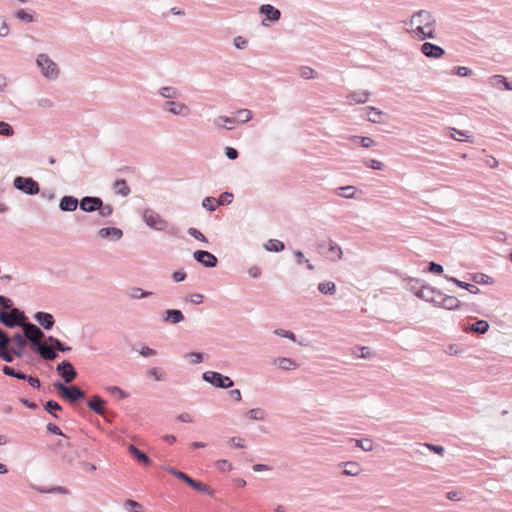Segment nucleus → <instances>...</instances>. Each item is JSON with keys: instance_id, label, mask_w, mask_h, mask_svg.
<instances>
[{"instance_id": "2f4dec72", "label": "nucleus", "mask_w": 512, "mask_h": 512, "mask_svg": "<svg viewBox=\"0 0 512 512\" xmlns=\"http://www.w3.org/2000/svg\"><path fill=\"white\" fill-rule=\"evenodd\" d=\"M436 290L437 289H435L431 286L422 285L419 288L418 298L425 300L427 302H431V300H433Z\"/></svg>"}, {"instance_id": "b1692460", "label": "nucleus", "mask_w": 512, "mask_h": 512, "mask_svg": "<svg viewBox=\"0 0 512 512\" xmlns=\"http://www.w3.org/2000/svg\"><path fill=\"white\" fill-rule=\"evenodd\" d=\"M413 33L420 39L425 40L427 38L434 39L436 38V32L433 27L426 28L423 25H417L413 30Z\"/></svg>"}, {"instance_id": "774afa93", "label": "nucleus", "mask_w": 512, "mask_h": 512, "mask_svg": "<svg viewBox=\"0 0 512 512\" xmlns=\"http://www.w3.org/2000/svg\"><path fill=\"white\" fill-rule=\"evenodd\" d=\"M186 357H188L193 364H199L203 361L204 354L202 352H190Z\"/></svg>"}, {"instance_id": "3c124183", "label": "nucleus", "mask_w": 512, "mask_h": 512, "mask_svg": "<svg viewBox=\"0 0 512 512\" xmlns=\"http://www.w3.org/2000/svg\"><path fill=\"white\" fill-rule=\"evenodd\" d=\"M10 34V25L5 16L0 15V38H6Z\"/></svg>"}, {"instance_id": "473e14b6", "label": "nucleus", "mask_w": 512, "mask_h": 512, "mask_svg": "<svg viewBox=\"0 0 512 512\" xmlns=\"http://www.w3.org/2000/svg\"><path fill=\"white\" fill-rule=\"evenodd\" d=\"M46 340L52 347H54L56 350H58L62 353L69 352L72 349L70 346L66 345L65 343H63L62 341H60L58 338H56L54 336H48L46 338Z\"/></svg>"}, {"instance_id": "f3484780", "label": "nucleus", "mask_w": 512, "mask_h": 512, "mask_svg": "<svg viewBox=\"0 0 512 512\" xmlns=\"http://www.w3.org/2000/svg\"><path fill=\"white\" fill-rule=\"evenodd\" d=\"M97 235L101 239L119 241L123 237V231L117 227H104L97 232Z\"/></svg>"}, {"instance_id": "864d4df0", "label": "nucleus", "mask_w": 512, "mask_h": 512, "mask_svg": "<svg viewBox=\"0 0 512 512\" xmlns=\"http://www.w3.org/2000/svg\"><path fill=\"white\" fill-rule=\"evenodd\" d=\"M9 312L16 320L20 321L21 326L23 325V323L28 321V318L25 315V313L15 306Z\"/></svg>"}, {"instance_id": "338daca9", "label": "nucleus", "mask_w": 512, "mask_h": 512, "mask_svg": "<svg viewBox=\"0 0 512 512\" xmlns=\"http://www.w3.org/2000/svg\"><path fill=\"white\" fill-rule=\"evenodd\" d=\"M274 333L277 335V336H280V337H284V338H287L293 342L296 341V336L293 332L289 331V330H284V329H276L274 331Z\"/></svg>"}, {"instance_id": "f704fd0d", "label": "nucleus", "mask_w": 512, "mask_h": 512, "mask_svg": "<svg viewBox=\"0 0 512 512\" xmlns=\"http://www.w3.org/2000/svg\"><path fill=\"white\" fill-rule=\"evenodd\" d=\"M128 295L131 299H143L154 295V292L146 291L139 287H133L129 290Z\"/></svg>"}, {"instance_id": "6e6d98bb", "label": "nucleus", "mask_w": 512, "mask_h": 512, "mask_svg": "<svg viewBox=\"0 0 512 512\" xmlns=\"http://www.w3.org/2000/svg\"><path fill=\"white\" fill-rule=\"evenodd\" d=\"M16 18L19 20H22L27 23H31L34 21V15L33 13H29L24 9H20L15 13Z\"/></svg>"}, {"instance_id": "4be33fe9", "label": "nucleus", "mask_w": 512, "mask_h": 512, "mask_svg": "<svg viewBox=\"0 0 512 512\" xmlns=\"http://www.w3.org/2000/svg\"><path fill=\"white\" fill-rule=\"evenodd\" d=\"M129 454L140 464L149 465L151 463L150 457L143 451L139 450L135 445L130 444L128 446Z\"/></svg>"}, {"instance_id": "2eb2a0df", "label": "nucleus", "mask_w": 512, "mask_h": 512, "mask_svg": "<svg viewBox=\"0 0 512 512\" xmlns=\"http://www.w3.org/2000/svg\"><path fill=\"white\" fill-rule=\"evenodd\" d=\"M101 198L97 196H84L80 200L79 208L86 213L96 212L101 205Z\"/></svg>"}, {"instance_id": "8fccbe9b", "label": "nucleus", "mask_w": 512, "mask_h": 512, "mask_svg": "<svg viewBox=\"0 0 512 512\" xmlns=\"http://www.w3.org/2000/svg\"><path fill=\"white\" fill-rule=\"evenodd\" d=\"M202 207L213 212L217 209V200L214 197L207 196L202 200Z\"/></svg>"}, {"instance_id": "4d7b16f0", "label": "nucleus", "mask_w": 512, "mask_h": 512, "mask_svg": "<svg viewBox=\"0 0 512 512\" xmlns=\"http://www.w3.org/2000/svg\"><path fill=\"white\" fill-rule=\"evenodd\" d=\"M13 134H14L13 127L7 122L0 121V135L10 137V136H13Z\"/></svg>"}, {"instance_id": "79ce46f5", "label": "nucleus", "mask_w": 512, "mask_h": 512, "mask_svg": "<svg viewBox=\"0 0 512 512\" xmlns=\"http://www.w3.org/2000/svg\"><path fill=\"white\" fill-rule=\"evenodd\" d=\"M246 416L251 420L262 421L266 418V411L262 408H253L246 412Z\"/></svg>"}, {"instance_id": "cd10ccee", "label": "nucleus", "mask_w": 512, "mask_h": 512, "mask_svg": "<svg viewBox=\"0 0 512 512\" xmlns=\"http://www.w3.org/2000/svg\"><path fill=\"white\" fill-rule=\"evenodd\" d=\"M369 96L370 92L368 91H354L347 96V99L357 104H364L368 101Z\"/></svg>"}, {"instance_id": "412c9836", "label": "nucleus", "mask_w": 512, "mask_h": 512, "mask_svg": "<svg viewBox=\"0 0 512 512\" xmlns=\"http://www.w3.org/2000/svg\"><path fill=\"white\" fill-rule=\"evenodd\" d=\"M88 408L98 415L105 413V401L99 395H93L87 402Z\"/></svg>"}, {"instance_id": "c03bdc74", "label": "nucleus", "mask_w": 512, "mask_h": 512, "mask_svg": "<svg viewBox=\"0 0 512 512\" xmlns=\"http://www.w3.org/2000/svg\"><path fill=\"white\" fill-rule=\"evenodd\" d=\"M98 214L102 218L110 217L114 212V207L111 204H104L103 200H101V205L97 210Z\"/></svg>"}, {"instance_id": "9b49d317", "label": "nucleus", "mask_w": 512, "mask_h": 512, "mask_svg": "<svg viewBox=\"0 0 512 512\" xmlns=\"http://www.w3.org/2000/svg\"><path fill=\"white\" fill-rule=\"evenodd\" d=\"M193 258L195 261L200 263L205 268H214L218 264V258L214 254L206 250L194 251Z\"/></svg>"}, {"instance_id": "680f3d73", "label": "nucleus", "mask_w": 512, "mask_h": 512, "mask_svg": "<svg viewBox=\"0 0 512 512\" xmlns=\"http://www.w3.org/2000/svg\"><path fill=\"white\" fill-rule=\"evenodd\" d=\"M124 506L130 509L132 512H143L142 505L132 499L126 500Z\"/></svg>"}, {"instance_id": "09e8293b", "label": "nucleus", "mask_w": 512, "mask_h": 512, "mask_svg": "<svg viewBox=\"0 0 512 512\" xmlns=\"http://www.w3.org/2000/svg\"><path fill=\"white\" fill-rule=\"evenodd\" d=\"M337 195L344 197V198H353L355 195V187L354 186H344L339 187L337 189Z\"/></svg>"}, {"instance_id": "a878e982", "label": "nucleus", "mask_w": 512, "mask_h": 512, "mask_svg": "<svg viewBox=\"0 0 512 512\" xmlns=\"http://www.w3.org/2000/svg\"><path fill=\"white\" fill-rule=\"evenodd\" d=\"M0 323L7 328L21 327L20 321L16 320L10 312L0 310Z\"/></svg>"}, {"instance_id": "ddd939ff", "label": "nucleus", "mask_w": 512, "mask_h": 512, "mask_svg": "<svg viewBox=\"0 0 512 512\" xmlns=\"http://www.w3.org/2000/svg\"><path fill=\"white\" fill-rule=\"evenodd\" d=\"M34 348L32 351L34 353H37L42 359L47 361H53L56 358H58V352L55 350L54 347H52L50 344H44V343H33Z\"/></svg>"}, {"instance_id": "c9c22d12", "label": "nucleus", "mask_w": 512, "mask_h": 512, "mask_svg": "<svg viewBox=\"0 0 512 512\" xmlns=\"http://www.w3.org/2000/svg\"><path fill=\"white\" fill-rule=\"evenodd\" d=\"M190 487L200 493H204L209 496H214V490H212L208 485L198 480L193 479L192 482L190 483Z\"/></svg>"}, {"instance_id": "a19ab883", "label": "nucleus", "mask_w": 512, "mask_h": 512, "mask_svg": "<svg viewBox=\"0 0 512 512\" xmlns=\"http://www.w3.org/2000/svg\"><path fill=\"white\" fill-rule=\"evenodd\" d=\"M318 290L324 295H334L336 292V285L332 281L321 282L318 284Z\"/></svg>"}, {"instance_id": "423d86ee", "label": "nucleus", "mask_w": 512, "mask_h": 512, "mask_svg": "<svg viewBox=\"0 0 512 512\" xmlns=\"http://www.w3.org/2000/svg\"><path fill=\"white\" fill-rule=\"evenodd\" d=\"M23 329V335L29 342L31 350L34 348L33 343H41L40 340L45 338L44 332L34 323L29 320L23 323L21 326Z\"/></svg>"}, {"instance_id": "37998d69", "label": "nucleus", "mask_w": 512, "mask_h": 512, "mask_svg": "<svg viewBox=\"0 0 512 512\" xmlns=\"http://www.w3.org/2000/svg\"><path fill=\"white\" fill-rule=\"evenodd\" d=\"M1 370H2L3 374H5L6 376L14 377V378H17L20 380L26 379L25 373H23L22 371L16 370L11 366L5 365L2 367Z\"/></svg>"}, {"instance_id": "6e6552de", "label": "nucleus", "mask_w": 512, "mask_h": 512, "mask_svg": "<svg viewBox=\"0 0 512 512\" xmlns=\"http://www.w3.org/2000/svg\"><path fill=\"white\" fill-rule=\"evenodd\" d=\"M408 24L410 26L423 25L426 28H430L434 26L435 19L429 11L419 10L412 15Z\"/></svg>"}, {"instance_id": "e2e57ef3", "label": "nucleus", "mask_w": 512, "mask_h": 512, "mask_svg": "<svg viewBox=\"0 0 512 512\" xmlns=\"http://www.w3.org/2000/svg\"><path fill=\"white\" fill-rule=\"evenodd\" d=\"M419 445L428 448L430 451H432L433 453L440 455V456H443V454L445 452L444 447L440 446V445H435V444H431V443H425V444H419Z\"/></svg>"}, {"instance_id": "603ef678", "label": "nucleus", "mask_w": 512, "mask_h": 512, "mask_svg": "<svg viewBox=\"0 0 512 512\" xmlns=\"http://www.w3.org/2000/svg\"><path fill=\"white\" fill-rule=\"evenodd\" d=\"M422 286V284L420 283V280L418 279H413V278H409L408 281H407V284H406V288L411 291L412 293H414L417 297H418V294H419V288Z\"/></svg>"}, {"instance_id": "e433bc0d", "label": "nucleus", "mask_w": 512, "mask_h": 512, "mask_svg": "<svg viewBox=\"0 0 512 512\" xmlns=\"http://www.w3.org/2000/svg\"><path fill=\"white\" fill-rule=\"evenodd\" d=\"M441 307L447 310H455L460 307V301L455 296L445 295Z\"/></svg>"}, {"instance_id": "dca6fc26", "label": "nucleus", "mask_w": 512, "mask_h": 512, "mask_svg": "<svg viewBox=\"0 0 512 512\" xmlns=\"http://www.w3.org/2000/svg\"><path fill=\"white\" fill-rule=\"evenodd\" d=\"M421 52L428 58L439 59L445 54V50L431 42H425L421 45Z\"/></svg>"}, {"instance_id": "bb28decb", "label": "nucleus", "mask_w": 512, "mask_h": 512, "mask_svg": "<svg viewBox=\"0 0 512 512\" xmlns=\"http://www.w3.org/2000/svg\"><path fill=\"white\" fill-rule=\"evenodd\" d=\"M113 190L116 194L127 197L131 190L125 179H117L113 183Z\"/></svg>"}, {"instance_id": "13d9d810", "label": "nucleus", "mask_w": 512, "mask_h": 512, "mask_svg": "<svg viewBox=\"0 0 512 512\" xmlns=\"http://www.w3.org/2000/svg\"><path fill=\"white\" fill-rule=\"evenodd\" d=\"M149 376L153 377L156 381H163L166 379V373L160 368L154 367L148 371Z\"/></svg>"}, {"instance_id": "4468645a", "label": "nucleus", "mask_w": 512, "mask_h": 512, "mask_svg": "<svg viewBox=\"0 0 512 512\" xmlns=\"http://www.w3.org/2000/svg\"><path fill=\"white\" fill-rule=\"evenodd\" d=\"M163 109L175 116L188 117L190 115V108L182 102L167 101L164 103Z\"/></svg>"}, {"instance_id": "7c9ffc66", "label": "nucleus", "mask_w": 512, "mask_h": 512, "mask_svg": "<svg viewBox=\"0 0 512 512\" xmlns=\"http://www.w3.org/2000/svg\"><path fill=\"white\" fill-rule=\"evenodd\" d=\"M158 94L165 99H175L180 95V91L173 86H164L158 90Z\"/></svg>"}, {"instance_id": "5fc2aeb1", "label": "nucleus", "mask_w": 512, "mask_h": 512, "mask_svg": "<svg viewBox=\"0 0 512 512\" xmlns=\"http://www.w3.org/2000/svg\"><path fill=\"white\" fill-rule=\"evenodd\" d=\"M187 233L191 237H193L194 239H196L198 241H201L203 243H208V239L206 238V236L201 231H199L198 229H196L194 227L188 228Z\"/></svg>"}, {"instance_id": "052dcab7", "label": "nucleus", "mask_w": 512, "mask_h": 512, "mask_svg": "<svg viewBox=\"0 0 512 512\" xmlns=\"http://www.w3.org/2000/svg\"><path fill=\"white\" fill-rule=\"evenodd\" d=\"M239 122L246 123L252 119V112L248 109H240L237 111Z\"/></svg>"}, {"instance_id": "aec40b11", "label": "nucleus", "mask_w": 512, "mask_h": 512, "mask_svg": "<svg viewBox=\"0 0 512 512\" xmlns=\"http://www.w3.org/2000/svg\"><path fill=\"white\" fill-rule=\"evenodd\" d=\"M185 319L184 314L179 309H167L164 312L162 321L168 324H178Z\"/></svg>"}, {"instance_id": "20e7f679", "label": "nucleus", "mask_w": 512, "mask_h": 512, "mask_svg": "<svg viewBox=\"0 0 512 512\" xmlns=\"http://www.w3.org/2000/svg\"><path fill=\"white\" fill-rule=\"evenodd\" d=\"M13 186L29 196L37 195L40 192L38 182L31 177L16 176L13 180Z\"/></svg>"}, {"instance_id": "49530a36", "label": "nucleus", "mask_w": 512, "mask_h": 512, "mask_svg": "<svg viewBox=\"0 0 512 512\" xmlns=\"http://www.w3.org/2000/svg\"><path fill=\"white\" fill-rule=\"evenodd\" d=\"M299 75L303 79H314L317 77V72L308 66H302L299 69Z\"/></svg>"}, {"instance_id": "c85d7f7f", "label": "nucleus", "mask_w": 512, "mask_h": 512, "mask_svg": "<svg viewBox=\"0 0 512 512\" xmlns=\"http://www.w3.org/2000/svg\"><path fill=\"white\" fill-rule=\"evenodd\" d=\"M132 350L138 352L143 357H151L157 355V351L155 349L148 347L144 343L134 344Z\"/></svg>"}, {"instance_id": "bf43d9fd", "label": "nucleus", "mask_w": 512, "mask_h": 512, "mask_svg": "<svg viewBox=\"0 0 512 512\" xmlns=\"http://www.w3.org/2000/svg\"><path fill=\"white\" fill-rule=\"evenodd\" d=\"M107 391L112 395H117L120 399L129 397V394L118 386H109L107 387Z\"/></svg>"}, {"instance_id": "4c0bfd02", "label": "nucleus", "mask_w": 512, "mask_h": 512, "mask_svg": "<svg viewBox=\"0 0 512 512\" xmlns=\"http://www.w3.org/2000/svg\"><path fill=\"white\" fill-rule=\"evenodd\" d=\"M45 411H47L51 416H53L55 419H59V416L57 414L58 411L62 410L61 405L56 402L55 400H48L44 405Z\"/></svg>"}, {"instance_id": "9d476101", "label": "nucleus", "mask_w": 512, "mask_h": 512, "mask_svg": "<svg viewBox=\"0 0 512 512\" xmlns=\"http://www.w3.org/2000/svg\"><path fill=\"white\" fill-rule=\"evenodd\" d=\"M13 335L10 336L5 330L0 328V359L12 363V357L9 349L12 343Z\"/></svg>"}, {"instance_id": "f03ea898", "label": "nucleus", "mask_w": 512, "mask_h": 512, "mask_svg": "<svg viewBox=\"0 0 512 512\" xmlns=\"http://www.w3.org/2000/svg\"><path fill=\"white\" fill-rule=\"evenodd\" d=\"M36 65L40 69L42 76L48 80H56L60 75L59 66L46 53L37 55Z\"/></svg>"}, {"instance_id": "5701e85b", "label": "nucleus", "mask_w": 512, "mask_h": 512, "mask_svg": "<svg viewBox=\"0 0 512 512\" xmlns=\"http://www.w3.org/2000/svg\"><path fill=\"white\" fill-rule=\"evenodd\" d=\"M324 256L332 261H338L342 258L343 252L341 247L330 239L328 242L327 251Z\"/></svg>"}, {"instance_id": "58836bf2", "label": "nucleus", "mask_w": 512, "mask_h": 512, "mask_svg": "<svg viewBox=\"0 0 512 512\" xmlns=\"http://www.w3.org/2000/svg\"><path fill=\"white\" fill-rule=\"evenodd\" d=\"M275 364L282 370H290L297 366L296 362L291 358L279 357L275 360Z\"/></svg>"}, {"instance_id": "a211bd4d", "label": "nucleus", "mask_w": 512, "mask_h": 512, "mask_svg": "<svg viewBox=\"0 0 512 512\" xmlns=\"http://www.w3.org/2000/svg\"><path fill=\"white\" fill-rule=\"evenodd\" d=\"M45 330H51L55 324V319L52 314L48 312L38 311L33 316Z\"/></svg>"}, {"instance_id": "a18cd8bd", "label": "nucleus", "mask_w": 512, "mask_h": 512, "mask_svg": "<svg viewBox=\"0 0 512 512\" xmlns=\"http://www.w3.org/2000/svg\"><path fill=\"white\" fill-rule=\"evenodd\" d=\"M355 442L356 447L361 448L363 451H372L373 450V442L372 440L366 439H352Z\"/></svg>"}, {"instance_id": "69168bd1", "label": "nucleus", "mask_w": 512, "mask_h": 512, "mask_svg": "<svg viewBox=\"0 0 512 512\" xmlns=\"http://www.w3.org/2000/svg\"><path fill=\"white\" fill-rule=\"evenodd\" d=\"M233 194L231 192H223L217 199V207L231 203Z\"/></svg>"}, {"instance_id": "0e129e2a", "label": "nucleus", "mask_w": 512, "mask_h": 512, "mask_svg": "<svg viewBox=\"0 0 512 512\" xmlns=\"http://www.w3.org/2000/svg\"><path fill=\"white\" fill-rule=\"evenodd\" d=\"M0 307L5 311H10L14 307V303L9 297L0 295Z\"/></svg>"}, {"instance_id": "de8ad7c7", "label": "nucleus", "mask_w": 512, "mask_h": 512, "mask_svg": "<svg viewBox=\"0 0 512 512\" xmlns=\"http://www.w3.org/2000/svg\"><path fill=\"white\" fill-rule=\"evenodd\" d=\"M368 109L370 110L368 120L372 123H381L383 113L375 107H368Z\"/></svg>"}, {"instance_id": "ea45409f", "label": "nucleus", "mask_w": 512, "mask_h": 512, "mask_svg": "<svg viewBox=\"0 0 512 512\" xmlns=\"http://www.w3.org/2000/svg\"><path fill=\"white\" fill-rule=\"evenodd\" d=\"M344 467L343 474L347 476H356L361 471L359 464L353 461L345 462Z\"/></svg>"}, {"instance_id": "393cba45", "label": "nucleus", "mask_w": 512, "mask_h": 512, "mask_svg": "<svg viewBox=\"0 0 512 512\" xmlns=\"http://www.w3.org/2000/svg\"><path fill=\"white\" fill-rule=\"evenodd\" d=\"M238 122L236 117L218 116L214 119L216 126L225 127L227 130H232Z\"/></svg>"}, {"instance_id": "7ed1b4c3", "label": "nucleus", "mask_w": 512, "mask_h": 512, "mask_svg": "<svg viewBox=\"0 0 512 512\" xmlns=\"http://www.w3.org/2000/svg\"><path fill=\"white\" fill-rule=\"evenodd\" d=\"M202 379L219 389H228L234 386V381L216 371H206L202 374Z\"/></svg>"}, {"instance_id": "0eeeda50", "label": "nucleus", "mask_w": 512, "mask_h": 512, "mask_svg": "<svg viewBox=\"0 0 512 512\" xmlns=\"http://www.w3.org/2000/svg\"><path fill=\"white\" fill-rule=\"evenodd\" d=\"M259 13L264 16V19L261 22L263 26H268L269 23L278 22L281 18L280 10L271 4H262L259 7Z\"/></svg>"}, {"instance_id": "39448f33", "label": "nucleus", "mask_w": 512, "mask_h": 512, "mask_svg": "<svg viewBox=\"0 0 512 512\" xmlns=\"http://www.w3.org/2000/svg\"><path fill=\"white\" fill-rule=\"evenodd\" d=\"M142 219L147 226L156 231H165L169 225L168 221L162 218L151 208H145Z\"/></svg>"}, {"instance_id": "f8f14e48", "label": "nucleus", "mask_w": 512, "mask_h": 512, "mask_svg": "<svg viewBox=\"0 0 512 512\" xmlns=\"http://www.w3.org/2000/svg\"><path fill=\"white\" fill-rule=\"evenodd\" d=\"M56 371L66 383L72 382L78 375L77 371L68 360L60 362L56 367Z\"/></svg>"}, {"instance_id": "1a4fd4ad", "label": "nucleus", "mask_w": 512, "mask_h": 512, "mask_svg": "<svg viewBox=\"0 0 512 512\" xmlns=\"http://www.w3.org/2000/svg\"><path fill=\"white\" fill-rule=\"evenodd\" d=\"M12 343H14L15 346H10L9 353L13 362L15 357L21 358L24 355V349L26 346H29V342L22 333L16 332L13 334Z\"/></svg>"}, {"instance_id": "72a5a7b5", "label": "nucleus", "mask_w": 512, "mask_h": 512, "mask_svg": "<svg viewBox=\"0 0 512 512\" xmlns=\"http://www.w3.org/2000/svg\"><path fill=\"white\" fill-rule=\"evenodd\" d=\"M265 250L269 252H281L285 249V245L282 241L277 239H270L264 244Z\"/></svg>"}, {"instance_id": "c756f323", "label": "nucleus", "mask_w": 512, "mask_h": 512, "mask_svg": "<svg viewBox=\"0 0 512 512\" xmlns=\"http://www.w3.org/2000/svg\"><path fill=\"white\" fill-rule=\"evenodd\" d=\"M445 278L448 281L453 282L456 286H458V287H460L462 289H466L467 291H469L472 294H476V293L479 292V288L476 285H474V284H470V283H466V282L460 281V280H458L457 278H454V277L445 276Z\"/></svg>"}, {"instance_id": "f257e3e1", "label": "nucleus", "mask_w": 512, "mask_h": 512, "mask_svg": "<svg viewBox=\"0 0 512 512\" xmlns=\"http://www.w3.org/2000/svg\"><path fill=\"white\" fill-rule=\"evenodd\" d=\"M58 394L68 403L75 404L86 398V394L77 385H65L61 381H56L53 384Z\"/></svg>"}, {"instance_id": "6ab92c4d", "label": "nucleus", "mask_w": 512, "mask_h": 512, "mask_svg": "<svg viewBox=\"0 0 512 512\" xmlns=\"http://www.w3.org/2000/svg\"><path fill=\"white\" fill-rule=\"evenodd\" d=\"M80 204V200L71 195L63 196L59 201V209L63 212H73Z\"/></svg>"}]
</instances>
